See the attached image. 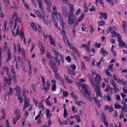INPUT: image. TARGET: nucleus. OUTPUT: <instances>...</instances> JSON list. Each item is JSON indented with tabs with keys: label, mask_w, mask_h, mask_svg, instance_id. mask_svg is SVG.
Returning a JSON list of instances; mask_svg holds the SVG:
<instances>
[{
	"label": "nucleus",
	"mask_w": 127,
	"mask_h": 127,
	"mask_svg": "<svg viewBox=\"0 0 127 127\" xmlns=\"http://www.w3.org/2000/svg\"><path fill=\"white\" fill-rule=\"evenodd\" d=\"M69 14L70 15L68 17V21L69 25H73V29L72 32L74 36L75 37V32L76 30L75 28L78 25L79 23L82 21L83 20L85 16V13L84 12L82 13L77 20V17H74V15L72 17H73V19H72L71 17L72 16H71V13H70Z\"/></svg>",
	"instance_id": "1"
},
{
	"label": "nucleus",
	"mask_w": 127,
	"mask_h": 127,
	"mask_svg": "<svg viewBox=\"0 0 127 127\" xmlns=\"http://www.w3.org/2000/svg\"><path fill=\"white\" fill-rule=\"evenodd\" d=\"M61 33L63 36V40L65 44L68 45L70 48L72 49L78 57H80L81 56L80 52L77 49L69 43L68 38L66 35V32L65 30L64 29H62Z\"/></svg>",
	"instance_id": "2"
},
{
	"label": "nucleus",
	"mask_w": 127,
	"mask_h": 127,
	"mask_svg": "<svg viewBox=\"0 0 127 127\" xmlns=\"http://www.w3.org/2000/svg\"><path fill=\"white\" fill-rule=\"evenodd\" d=\"M77 85L82 87L83 90L81 91V93L87 99H89V100L91 102V91L90 89L88 87V86L83 83H78Z\"/></svg>",
	"instance_id": "3"
},
{
	"label": "nucleus",
	"mask_w": 127,
	"mask_h": 127,
	"mask_svg": "<svg viewBox=\"0 0 127 127\" xmlns=\"http://www.w3.org/2000/svg\"><path fill=\"white\" fill-rule=\"evenodd\" d=\"M91 83L92 86H93L94 88L96 95V97L97 98L98 96H99L102 98L99 85L97 84H95L94 81L93 80L91 81Z\"/></svg>",
	"instance_id": "4"
},
{
	"label": "nucleus",
	"mask_w": 127,
	"mask_h": 127,
	"mask_svg": "<svg viewBox=\"0 0 127 127\" xmlns=\"http://www.w3.org/2000/svg\"><path fill=\"white\" fill-rule=\"evenodd\" d=\"M61 7L63 12V14L65 17L66 18L68 17H68L70 15V13H71V16H72L71 17L72 19H73V17H72L73 15H74V17H76V16H75L74 14L71 12H69L68 13V10L64 6H62Z\"/></svg>",
	"instance_id": "5"
},
{
	"label": "nucleus",
	"mask_w": 127,
	"mask_h": 127,
	"mask_svg": "<svg viewBox=\"0 0 127 127\" xmlns=\"http://www.w3.org/2000/svg\"><path fill=\"white\" fill-rule=\"evenodd\" d=\"M15 116L13 118V125H15L16 122L18 121L19 119H20L21 117L20 111L19 109L16 110L15 112Z\"/></svg>",
	"instance_id": "6"
},
{
	"label": "nucleus",
	"mask_w": 127,
	"mask_h": 127,
	"mask_svg": "<svg viewBox=\"0 0 127 127\" xmlns=\"http://www.w3.org/2000/svg\"><path fill=\"white\" fill-rule=\"evenodd\" d=\"M49 63L51 66V68L52 69L53 72L54 73H57L58 70V67L53 60H50L49 61Z\"/></svg>",
	"instance_id": "7"
},
{
	"label": "nucleus",
	"mask_w": 127,
	"mask_h": 127,
	"mask_svg": "<svg viewBox=\"0 0 127 127\" xmlns=\"http://www.w3.org/2000/svg\"><path fill=\"white\" fill-rule=\"evenodd\" d=\"M53 50L55 53V57L54 58H58V57H59L62 63H63L64 62V57L57 51L55 50V49H53Z\"/></svg>",
	"instance_id": "8"
},
{
	"label": "nucleus",
	"mask_w": 127,
	"mask_h": 127,
	"mask_svg": "<svg viewBox=\"0 0 127 127\" xmlns=\"http://www.w3.org/2000/svg\"><path fill=\"white\" fill-rule=\"evenodd\" d=\"M111 33L116 37L117 38V40L118 42L122 40L121 36L119 33L115 31H113V32H111Z\"/></svg>",
	"instance_id": "9"
},
{
	"label": "nucleus",
	"mask_w": 127,
	"mask_h": 127,
	"mask_svg": "<svg viewBox=\"0 0 127 127\" xmlns=\"http://www.w3.org/2000/svg\"><path fill=\"white\" fill-rule=\"evenodd\" d=\"M54 76L55 79L59 81H61L62 84L64 85V82L61 76L58 73H54Z\"/></svg>",
	"instance_id": "10"
},
{
	"label": "nucleus",
	"mask_w": 127,
	"mask_h": 127,
	"mask_svg": "<svg viewBox=\"0 0 127 127\" xmlns=\"http://www.w3.org/2000/svg\"><path fill=\"white\" fill-rule=\"evenodd\" d=\"M37 1L38 5L41 11L42 12V15L44 16L45 14V13L44 9L42 7L41 5V3L42 2V0H37Z\"/></svg>",
	"instance_id": "11"
},
{
	"label": "nucleus",
	"mask_w": 127,
	"mask_h": 127,
	"mask_svg": "<svg viewBox=\"0 0 127 127\" xmlns=\"http://www.w3.org/2000/svg\"><path fill=\"white\" fill-rule=\"evenodd\" d=\"M38 42V46L40 49L41 54L42 55L45 52V48L43 46V44L42 43L40 42L39 41Z\"/></svg>",
	"instance_id": "12"
},
{
	"label": "nucleus",
	"mask_w": 127,
	"mask_h": 127,
	"mask_svg": "<svg viewBox=\"0 0 127 127\" xmlns=\"http://www.w3.org/2000/svg\"><path fill=\"white\" fill-rule=\"evenodd\" d=\"M20 37L21 39V41H22V40H23V43L25 44H26V38L24 32H21L20 33Z\"/></svg>",
	"instance_id": "13"
},
{
	"label": "nucleus",
	"mask_w": 127,
	"mask_h": 127,
	"mask_svg": "<svg viewBox=\"0 0 127 127\" xmlns=\"http://www.w3.org/2000/svg\"><path fill=\"white\" fill-rule=\"evenodd\" d=\"M101 78L100 76L98 74H96L95 77V78L94 80L97 84L99 85L100 83Z\"/></svg>",
	"instance_id": "14"
},
{
	"label": "nucleus",
	"mask_w": 127,
	"mask_h": 127,
	"mask_svg": "<svg viewBox=\"0 0 127 127\" xmlns=\"http://www.w3.org/2000/svg\"><path fill=\"white\" fill-rule=\"evenodd\" d=\"M100 53L102 54V55L104 56H106L108 54V52H106V50H104L103 47H102L101 48L100 51Z\"/></svg>",
	"instance_id": "15"
},
{
	"label": "nucleus",
	"mask_w": 127,
	"mask_h": 127,
	"mask_svg": "<svg viewBox=\"0 0 127 127\" xmlns=\"http://www.w3.org/2000/svg\"><path fill=\"white\" fill-rule=\"evenodd\" d=\"M93 98L94 99V102L96 104L97 107L99 108L101 106V104L100 102L98 101L97 98L95 97H93Z\"/></svg>",
	"instance_id": "16"
},
{
	"label": "nucleus",
	"mask_w": 127,
	"mask_h": 127,
	"mask_svg": "<svg viewBox=\"0 0 127 127\" xmlns=\"http://www.w3.org/2000/svg\"><path fill=\"white\" fill-rule=\"evenodd\" d=\"M47 4V8L48 11L50 12L51 11L50 7L51 6V1L46 3Z\"/></svg>",
	"instance_id": "17"
},
{
	"label": "nucleus",
	"mask_w": 127,
	"mask_h": 127,
	"mask_svg": "<svg viewBox=\"0 0 127 127\" xmlns=\"http://www.w3.org/2000/svg\"><path fill=\"white\" fill-rule=\"evenodd\" d=\"M49 40L51 44L53 46H54L55 44V40L51 36H49Z\"/></svg>",
	"instance_id": "18"
},
{
	"label": "nucleus",
	"mask_w": 127,
	"mask_h": 127,
	"mask_svg": "<svg viewBox=\"0 0 127 127\" xmlns=\"http://www.w3.org/2000/svg\"><path fill=\"white\" fill-rule=\"evenodd\" d=\"M59 20L60 22L61 25L62 26V29H64V23L63 21V19L62 17H60L59 18Z\"/></svg>",
	"instance_id": "19"
},
{
	"label": "nucleus",
	"mask_w": 127,
	"mask_h": 127,
	"mask_svg": "<svg viewBox=\"0 0 127 127\" xmlns=\"http://www.w3.org/2000/svg\"><path fill=\"white\" fill-rule=\"evenodd\" d=\"M103 98L104 99L105 101H109L111 100V98L110 96V95L109 94H108L107 96H104Z\"/></svg>",
	"instance_id": "20"
},
{
	"label": "nucleus",
	"mask_w": 127,
	"mask_h": 127,
	"mask_svg": "<svg viewBox=\"0 0 127 127\" xmlns=\"http://www.w3.org/2000/svg\"><path fill=\"white\" fill-rule=\"evenodd\" d=\"M120 109L122 111L127 112V104H125L122 107H121Z\"/></svg>",
	"instance_id": "21"
},
{
	"label": "nucleus",
	"mask_w": 127,
	"mask_h": 127,
	"mask_svg": "<svg viewBox=\"0 0 127 127\" xmlns=\"http://www.w3.org/2000/svg\"><path fill=\"white\" fill-rule=\"evenodd\" d=\"M7 51V61L8 62L11 60V54L10 52L9 49H8Z\"/></svg>",
	"instance_id": "22"
},
{
	"label": "nucleus",
	"mask_w": 127,
	"mask_h": 127,
	"mask_svg": "<svg viewBox=\"0 0 127 127\" xmlns=\"http://www.w3.org/2000/svg\"><path fill=\"white\" fill-rule=\"evenodd\" d=\"M15 89L17 93L18 94H20L21 93V91L20 87L18 85H17L16 87L14 88Z\"/></svg>",
	"instance_id": "23"
},
{
	"label": "nucleus",
	"mask_w": 127,
	"mask_h": 127,
	"mask_svg": "<svg viewBox=\"0 0 127 127\" xmlns=\"http://www.w3.org/2000/svg\"><path fill=\"white\" fill-rule=\"evenodd\" d=\"M119 43V47H125L126 46V43L123 41L122 40L119 41L118 42Z\"/></svg>",
	"instance_id": "24"
},
{
	"label": "nucleus",
	"mask_w": 127,
	"mask_h": 127,
	"mask_svg": "<svg viewBox=\"0 0 127 127\" xmlns=\"http://www.w3.org/2000/svg\"><path fill=\"white\" fill-rule=\"evenodd\" d=\"M99 14L101 16H102L104 19H106L107 18V15L106 13L102 12L100 11L99 12Z\"/></svg>",
	"instance_id": "25"
},
{
	"label": "nucleus",
	"mask_w": 127,
	"mask_h": 127,
	"mask_svg": "<svg viewBox=\"0 0 127 127\" xmlns=\"http://www.w3.org/2000/svg\"><path fill=\"white\" fill-rule=\"evenodd\" d=\"M67 70L68 72L70 75H74L75 74V71L74 70H73L72 69H70L68 68L67 69Z\"/></svg>",
	"instance_id": "26"
},
{
	"label": "nucleus",
	"mask_w": 127,
	"mask_h": 127,
	"mask_svg": "<svg viewBox=\"0 0 127 127\" xmlns=\"http://www.w3.org/2000/svg\"><path fill=\"white\" fill-rule=\"evenodd\" d=\"M64 77L65 80L67 81V82H69V83H72L73 82V80H70L69 79V77L68 76L64 75Z\"/></svg>",
	"instance_id": "27"
},
{
	"label": "nucleus",
	"mask_w": 127,
	"mask_h": 127,
	"mask_svg": "<svg viewBox=\"0 0 127 127\" xmlns=\"http://www.w3.org/2000/svg\"><path fill=\"white\" fill-rule=\"evenodd\" d=\"M50 111L47 109H46V116L47 118H50L52 115L51 113H50Z\"/></svg>",
	"instance_id": "28"
},
{
	"label": "nucleus",
	"mask_w": 127,
	"mask_h": 127,
	"mask_svg": "<svg viewBox=\"0 0 127 127\" xmlns=\"http://www.w3.org/2000/svg\"><path fill=\"white\" fill-rule=\"evenodd\" d=\"M30 25L33 30L35 32L37 30L36 26L33 23H31Z\"/></svg>",
	"instance_id": "29"
},
{
	"label": "nucleus",
	"mask_w": 127,
	"mask_h": 127,
	"mask_svg": "<svg viewBox=\"0 0 127 127\" xmlns=\"http://www.w3.org/2000/svg\"><path fill=\"white\" fill-rule=\"evenodd\" d=\"M69 7V10L70 11V12L73 13L74 11V8L73 5V4H68Z\"/></svg>",
	"instance_id": "30"
},
{
	"label": "nucleus",
	"mask_w": 127,
	"mask_h": 127,
	"mask_svg": "<svg viewBox=\"0 0 127 127\" xmlns=\"http://www.w3.org/2000/svg\"><path fill=\"white\" fill-rule=\"evenodd\" d=\"M3 3L5 5L6 8L7 7L9 6V5L10 3V1L9 0H4Z\"/></svg>",
	"instance_id": "31"
},
{
	"label": "nucleus",
	"mask_w": 127,
	"mask_h": 127,
	"mask_svg": "<svg viewBox=\"0 0 127 127\" xmlns=\"http://www.w3.org/2000/svg\"><path fill=\"white\" fill-rule=\"evenodd\" d=\"M105 21L101 20L98 22L97 25L100 26H102L105 25Z\"/></svg>",
	"instance_id": "32"
},
{
	"label": "nucleus",
	"mask_w": 127,
	"mask_h": 127,
	"mask_svg": "<svg viewBox=\"0 0 127 127\" xmlns=\"http://www.w3.org/2000/svg\"><path fill=\"white\" fill-rule=\"evenodd\" d=\"M39 107L40 108V109L42 111L44 110V106L43 105V103L42 102H40L39 103Z\"/></svg>",
	"instance_id": "33"
},
{
	"label": "nucleus",
	"mask_w": 127,
	"mask_h": 127,
	"mask_svg": "<svg viewBox=\"0 0 127 127\" xmlns=\"http://www.w3.org/2000/svg\"><path fill=\"white\" fill-rule=\"evenodd\" d=\"M20 52L23 56L24 58L26 57L25 51L24 48H21V51Z\"/></svg>",
	"instance_id": "34"
},
{
	"label": "nucleus",
	"mask_w": 127,
	"mask_h": 127,
	"mask_svg": "<svg viewBox=\"0 0 127 127\" xmlns=\"http://www.w3.org/2000/svg\"><path fill=\"white\" fill-rule=\"evenodd\" d=\"M34 11L35 13L37 15L39 18H40L41 16H42V15H41V13L39 11L35 9L34 10Z\"/></svg>",
	"instance_id": "35"
},
{
	"label": "nucleus",
	"mask_w": 127,
	"mask_h": 127,
	"mask_svg": "<svg viewBox=\"0 0 127 127\" xmlns=\"http://www.w3.org/2000/svg\"><path fill=\"white\" fill-rule=\"evenodd\" d=\"M9 78V81L8 82H7L8 83V85L9 86L11 84V81L12 80L11 76L9 75H8Z\"/></svg>",
	"instance_id": "36"
},
{
	"label": "nucleus",
	"mask_w": 127,
	"mask_h": 127,
	"mask_svg": "<svg viewBox=\"0 0 127 127\" xmlns=\"http://www.w3.org/2000/svg\"><path fill=\"white\" fill-rule=\"evenodd\" d=\"M76 100H77V95L74 93L73 92L71 93L70 94Z\"/></svg>",
	"instance_id": "37"
},
{
	"label": "nucleus",
	"mask_w": 127,
	"mask_h": 127,
	"mask_svg": "<svg viewBox=\"0 0 127 127\" xmlns=\"http://www.w3.org/2000/svg\"><path fill=\"white\" fill-rule=\"evenodd\" d=\"M3 69L5 70L6 75H8L9 74V69L8 67L4 66L3 67Z\"/></svg>",
	"instance_id": "38"
},
{
	"label": "nucleus",
	"mask_w": 127,
	"mask_h": 127,
	"mask_svg": "<svg viewBox=\"0 0 127 127\" xmlns=\"http://www.w3.org/2000/svg\"><path fill=\"white\" fill-rule=\"evenodd\" d=\"M40 19H42V20L43 22L45 23L47 25H48V22H47L46 20L45 19V18L44 17L42 16H41V17L40 18Z\"/></svg>",
	"instance_id": "39"
},
{
	"label": "nucleus",
	"mask_w": 127,
	"mask_h": 127,
	"mask_svg": "<svg viewBox=\"0 0 127 127\" xmlns=\"http://www.w3.org/2000/svg\"><path fill=\"white\" fill-rule=\"evenodd\" d=\"M123 24L122 26V27L123 29H126L127 27V24L124 20H123Z\"/></svg>",
	"instance_id": "40"
},
{
	"label": "nucleus",
	"mask_w": 127,
	"mask_h": 127,
	"mask_svg": "<svg viewBox=\"0 0 127 127\" xmlns=\"http://www.w3.org/2000/svg\"><path fill=\"white\" fill-rule=\"evenodd\" d=\"M102 117L101 118L102 121L103 122L106 121V117L105 114L104 113H102Z\"/></svg>",
	"instance_id": "41"
},
{
	"label": "nucleus",
	"mask_w": 127,
	"mask_h": 127,
	"mask_svg": "<svg viewBox=\"0 0 127 127\" xmlns=\"http://www.w3.org/2000/svg\"><path fill=\"white\" fill-rule=\"evenodd\" d=\"M9 91L7 94L8 95H12L13 93V91L12 88L11 87H9Z\"/></svg>",
	"instance_id": "42"
},
{
	"label": "nucleus",
	"mask_w": 127,
	"mask_h": 127,
	"mask_svg": "<svg viewBox=\"0 0 127 127\" xmlns=\"http://www.w3.org/2000/svg\"><path fill=\"white\" fill-rule=\"evenodd\" d=\"M74 117L77 119V122H81V119H80V116L79 115H74Z\"/></svg>",
	"instance_id": "43"
},
{
	"label": "nucleus",
	"mask_w": 127,
	"mask_h": 127,
	"mask_svg": "<svg viewBox=\"0 0 127 127\" xmlns=\"http://www.w3.org/2000/svg\"><path fill=\"white\" fill-rule=\"evenodd\" d=\"M46 57L48 59H50V58H52L51 60H53V57H52V56L51 55L50 53L49 52H47Z\"/></svg>",
	"instance_id": "44"
},
{
	"label": "nucleus",
	"mask_w": 127,
	"mask_h": 127,
	"mask_svg": "<svg viewBox=\"0 0 127 127\" xmlns=\"http://www.w3.org/2000/svg\"><path fill=\"white\" fill-rule=\"evenodd\" d=\"M52 21L54 23V26L56 27V28L59 29V27L58 26L56 20L54 19Z\"/></svg>",
	"instance_id": "45"
},
{
	"label": "nucleus",
	"mask_w": 127,
	"mask_h": 127,
	"mask_svg": "<svg viewBox=\"0 0 127 127\" xmlns=\"http://www.w3.org/2000/svg\"><path fill=\"white\" fill-rule=\"evenodd\" d=\"M110 83L111 85L113 86V87H117L116 83L113 80H111Z\"/></svg>",
	"instance_id": "46"
},
{
	"label": "nucleus",
	"mask_w": 127,
	"mask_h": 127,
	"mask_svg": "<svg viewBox=\"0 0 127 127\" xmlns=\"http://www.w3.org/2000/svg\"><path fill=\"white\" fill-rule=\"evenodd\" d=\"M75 103H76L77 105L78 106H80L81 105V104H84V103L82 101L80 100L79 102L76 101L75 102Z\"/></svg>",
	"instance_id": "47"
},
{
	"label": "nucleus",
	"mask_w": 127,
	"mask_h": 127,
	"mask_svg": "<svg viewBox=\"0 0 127 127\" xmlns=\"http://www.w3.org/2000/svg\"><path fill=\"white\" fill-rule=\"evenodd\" d=\"M40 76L42 80V82L43 85H45V79L44 78V77L42 76L41 75H40Z\"/></svg>",
	"instance_id": "48"
},
{
	"label": "nucleus",
	"mask_w": 127,
	"mask_h": 127,
	"mask_svg": "<svg viewBox=\"0 0 127 127\" xmlns=\"http://www.w3.org/2000/svg\"><path fill=\"white\" fill-rule=\"evenodd\" d=\"M82 67L81 68L83 70L85 71L86 69V68L85 67V65L84 63L83 62H82Z\"/></svg>",
	"instance_id": "49"
},
{
	"label": "nucleus",
	"mask_w": 127,
	"mask_h": 127,
	"mask_svg": "<svg viewBox=\"0 0 127 127\" xmlns=\"http://www.w3.org/2000/svg\"><path fill=\"white\" fill-rule=\"evenodd\" d=\"M94 45L95 47L96 48H99L100 47L101 44L100 43H97L96 42H95Z\"/></svg>",
	"instance_id": "50"
},
{
	"label": "nucleus",
	"mask_w": 127,
	"mask_h": 127,
	"mask_svg": "<svg viewBox=\"0 0 127 127\" xmlns=\"http://www.w3.org/2000/svg\"><path fill=\"white\" fill-rule=\"evenodd\" d=\"M114 106L116 109H119L121 108V106L119 104L115 103L114 105Z\"/></svg>",
	"instance_id": "51"
},
{
	"label": "nucleus",
	"mask_w": 127,
	"mask_h": 127,
	"mask_svg": "<svg viewBox=\"0 0 127 127\" xmlns=\"http://www.w3.org/2000/svg\"><path fill=\"white\" fill-rule=\"evenodd\" d=\"M114 65L113 64H111V65H110L108 66V69L111 71H112L113 70V67H112Z\"/></svg>",
	"instance_id": "52"
},
{
	"label": "nucleus",
	"mask_w": 127,
	"mask_h": 127,
	"mask_svg": "<svg viewBox=\"0 0 127 127\" xmlns=\"http://www.w3.org/2000/svg\"><path fill=\"white\" fill-rule=\"evenodd\" d=\"M12 44L13 45V50L14 52H16L17 50L16 49V45L14 42L12 43Z\"/></svg>",
	"instance_id": "53"
},
{
	"label": "nucleus",
	"mask_w": 127,
	"mask_h": 127,
	"mask_svg": "<svg viewBox=\"0 0 127 127\" xmlns=\"http://www.w3.org/2000/svg\"><path fill=\"white\" fill-rule=\"evenodd\" d=\"M17 60L18 62L20 63V64H21H21H23V60L20 57H18Z\"/></svg>",
	"instance_id": "54"
},
{
	"label": "nucleus",
	"mask_w": 127,
	"mask_h": 127,
	"mask_svg": "<svg viewBox=\"0 0 127 127\" xmlns=\"http://www.w3.org/2000/svg\"><path fill=\"white\" fill-rule=\"evenodd\" d=\"M30 104L29 102V100H25V103L24 105L28 106Z\"/></svg>",
	"instance_id": "55"
},
{
	"label": "nucleus",
	"mask_w": 127,
	"mask_h": 127,
	"mask_svg": "<svg viewBox=\"0 0 127 127\" xmlns=\"http://www.w3.org/2000/svg\"><path fill=\"white\" fill-rule=\"evenodd\" d=\"M21 94H18V99L19 100H20L19 101V103H21L23 101V99L22 97L21 96H21Z\"/></svg>",
	"instance_id": "56"
},
{
	"label": "nucleus",
	"mask_w": 127,
	"mask_h": 127,
	"mask_svg": "<svg viewBox=\"0 0 127 127\" xmlns=\"http://www.w3.org/2000/svg\"><path fill=\"white\" fill-rule=\"evenodd\" d=\"M82 26L81 28V30L82 31H84L86 29V26L84 24H82Z\"/></svg>",
	"instance_id": "57"
},
{
	"label": "nucleus",
	"mask_w": 127,
	"mask_h": 127,
	"mask_svg": "<svg viewBox=\"0 0 127 127\" xmlns=\"http://www.w3.org/2000/svg\"><path fill=\"white\" fill-rule=\"evenodd\" d=\"M53 10L54 11V15H55L57 13V12L56 9V6L54 5L53 7Z\"/></svg>",
	"instance_id": "58"
},
{
	"label": "nucleus",
	"mask_w": 127,
	"mask_h": 127,
	"mask_svg": "<svg viewBox=\"0 0 127 127\" xmlns=\"http://www.w3.org/2000/svg\"><path fill=\"white\" fill-rule=\"evenodd\" d=\"M15 22H19V23H21V18L18 17H17L15 19Z\"/></svg>",
	"instance_id": "59"
},
{
	"label": "nucleus",
	"mask_w": 127,
	"mask_h": 127,
	"mask_svg": "<svg viewBox=\"0 0 127 127\" xmlns=\"http://www.w3.org/2000/svg\"><path fill=\"white\" fill-rule=\"evenodd\" d=\"M54 60L56 61V62L57 65H60V60L58 58H54Z\"/></svg>",
	"instance_id": "60"
},
{
	"label": "nucleus",
	"mask_w": 127,
	"mask_h": 127,
	"mask_svg": "<svg viewBox=\"0 0 127 127\" xmlns=\"http://www.w3.org/2000/svg\"><path fill=\"white\" fill-rule=\"evenodd\" d=\"M113 31H115L113 30H111V28L110 27L108 29H107L106 31V32L108 34L109 33V32H110L111 33V32H113Z\"/></svg>",
	"instance_id": "61"
},
{
	"label": "nucleus",
	"mask_w": 127,
	"mask_h": 127,
	"mask_svg": "<svg viewBox=\"0 0 127 127\" xmlns=\"http://www.w3.org/2000/svg\"><path fill=\"white\" fill-rule=\"evenodd\" d=\"M46 84L47 85V87L48 89H49L50 87V85L49 82V80H47L46 83Z\"/></svg>",
	"instance_id": "62"
},
{
	"label": "nucleus",
	"mask_w": 127,
	"mask_h": 127,
	"mask_svg": "<svg viewBox=\"0 0 127 127\" xmlns=\"http://www.w3.org/2000/svg\"><path fill=\"white\" fill-rule=\"evenodd\" d=\"M38 30L39 33H42V29L40 25H39L38 26Z\"/></svg>",
	"instance_id": "63"
},
{
	"label": "nucleus",
	"mask_w": 127,
	"mask_h": 127,
	"mask_svg": "<svg viewBox=\"0 0 127 127\" xmlns=\"http://www.w3.org/2000/svg\"><path fill=\"white\" fill-rule=\"evenodd\" d=\"M70 67L71 69L74 70L76 68V66L75 65L72 64L70 65Z\"/></svg>",
	"instance_id": "64"
}]
</instances>
